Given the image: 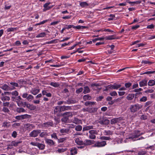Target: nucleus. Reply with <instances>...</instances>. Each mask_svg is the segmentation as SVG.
<instances>
[{
	"label": "nucleus",
	"instance_id": "1",
	"mask_svg": "<svg viewBox=\"0 0 155 155\" xmlns=\"http://www.w3.org/2000/svg\"><path fill=\"white\" fill-rule=\"evenodd\" d=\"M73 113L74 112L69 111L61 114V116L63 117L61 119V121L65 123H67L69 120V118L72 117Z\"/></svg>",
	"mask_w": 155,
	"mask_h": 155
},
{
	"label": "nucleus",
	"instance_id": "2",
	"mask_svg": "<svg viewBox=\"0 0 155 155\" xmlns=\"http://www.w3.org/2000/svg\"><path fill=\"white\" fill-rule=\"evenodd\" d=\"M142 107V105L137 104H135L131 105L130 108L131 112L134 113L139 109H141Z\"/></svg>",
	"mask_w": 155,
	"mask_h": 155
},
{
	"label": "nucleus",
	"instance_id": "3",
	"mask_svg": "<svg viewBox=\"0 0 155 155\" xmlns=\"http://www.w3.org/2000/svg\"><path fill=\"white\" fill-rule=\"evenodd\" d=\"M89 138L91 139H94L96 138V135H97L98 133L96 130H92L89 131Z\"/></svg>",
	"mask_w": 155,
	"mask_h": 155
},
{
	"label": "nucleus",
	"instance_id": "4",
	"mask_svg": "<svg viewBox=\"0 0 155 155\" xmlns=\"http://www.w3.org/2000/svg\"><path fill=\"white\" fill-rule=\"evenodd\" d=\"M122 120H123V117H121L113 118L110 120V124H114L117 123L119 122Z\"/></svg>",
	"mask_w": 155,
	"mask_h": 155
},
{
	"label": "nucleus",
	"instance_id": "5",
	"mask_svg": "<svg viewBox=\"0 0 155 155\" xmlns=\"http://www.w3.org/2000/svg\"><path fill=\"white\" fill-rule=\"evenodd\" d=\"M41 132L40 130H35L31 132L29 134L30 137H35Z\"/></svg>",
	"mask_w": 155,
	"mask_h": 155
},
{
	"label": "nucleus",
	"instance_id": "6",
	"mask_svg": "<svg viewBox=\"0 0 155 155\" xmlns=\"http://www.w3.org/2000/svg\"><path fill=\"white\" fill-rule=\"evenodd\" d=\"M54 114L56 115L57 116H61L60 113L61 112L60 106H57L55 107L54 111Z\"/></svg>",
	"mask_w": 155,
	"mask_h": 155
},
{
	"label": "nucleus",
	"instance_id": "7",
	"mask_svg": "<svg viewBox=\"0 0 155 155\" xmlns=\"http://www.w3.org/2000/svg\"><path fill=\"white\" fill-rule=\"evenodd\" d=\"M106 144V142L105 141H103L101 142L97 141L93 145V147H103L105 146Z\"/></svg>",
	"mask_w": 155,
	"mask_h": 155
},
{
	"label": "nucleus",
	"instance_id": "8",
	"mask_svg": "<svg viewBox=\"0 0 155 155\" xmlns=\"http://www.w3.org/2000/svg\"><path fill=\"white\" fill-rule=\"evenodd\" d=\"M121 86L120 84H114L113 85L110 84L107 86V87L111 90L112 89H117L120 88Z\"/></svg>",
	"mask_w": 155,
	"mask_h": 155
},
{
	"label": "nucleus",
	"instance_id": "9",
	"mask_svg": "<svg viewBox=\"0 0 155 155\" xmlns=\"http://www.w3.org/2000/svg\"><path fill=\"white\" fill-rule=\"evenodd\" d=\"M30 115L25 114L21 115L16 116L15 118L17 120H23L25 119L28 118L30 117Z\"/></svg>",
	"mask_w": 155,
	"mask_h": 155
},
{
	"label": "nucleus",
	"instance_id": "10",
	"mask_svg": "<svg viewBox=\"0 0 155 155\" xmlns=\"http://www.w3.org/2000/svg\"><path fill=\"white\" fill-rule=\"evenodd\" d=\"M50 4L51 2H49L45 3L43 7L44 8L43 10V11L45 12L47 10H48L51 8L53 6V5L49 6V5Z\"/></svg>",
	"mask_w": 155,
	"mask_h": 155
},
{
	"label": "nucleus",
	"instance_id": "11",
	"mask_svg": "<svg viewBox=\"0 0 155 155\" xmlns=\"http://www.w3.org/2000/svg\"><path fill=\"white\" fill-rule=\"evenodd\" d=\"M0 88L6 91H10L15 89V87H13L12 88H10L9 87L5 84L2 85Z\"/></svg>",
	"mask_w": 155,
	"mask_h": 155
},
{
	"label": "nucleus",
	"instance_id": "12",
	"mask_svg": "<svg viewBox=\"0 0 155 155\" xmlns=\"http://www.w3.org/2000/svg\"><path fill=\"white\" fill-rule=\"evenodd\" d=\"M24 127L27 130H30L35 128V126L33 125L29 124H25L24 125Z\"/></svg>",
	"mask_w": 155,
	"mask_h": 155
},
{
	"label": "nucleus",
	"instance_id": "13",
	"mask_svg": "<svg viewBox=\"0 0 155 155\" xmlns=\"http://www.w3.org/2000/svg\"><path fill=\"white\" fill-rule=\"evenodd\" d=\"M45 141L46 143L50 146L54 145L55 143L54 141L51 139H45Z\"/></svg>",
	"mask_w": 155,
	"mask_h": 155
},
{
	"label": "nucleus",
	"instance_id": "14",
	"mask_svg": "<svg viewBox=\"0 0 155 155\" xmlns=\"http://www.w3.org/2000/svg\"><path fill=\"white\" fill-rule=\"evenodd\" d=\"M94 141L93 140H86L84 141V145L85 146H88L94 143Z\"/></svg>",
	"mask_w": 155,
	"mask_h": 155
},
{
	"label": "nucleus",
	"instance_id": "15",
	"mask_svg": "<svg viewBox=\"0 0 155 155\" xmlns=\"http://www.w3.org/2000/svg\"><path fill=\"white\" fill-rule=\"evenodd\" d=\"M76 103V101L75 100H73L71 99H68L66 101H65L64 104H75Z\"/></svg>",
	"mask_w": 155,
	"mask_h": 155
},
{
	"label": "nucleus",
	"instance_id": "16",
	"mask_svg": "<svg viewBox=\"0 0 155 155\" xmlns=\"http://www.w3.org/2000/svg\"><path fill=\"white\" fill-rule=\"evenodd\" d=\"M60 108L61 109V112L68 110L71 108V106H65V105L60 106Z\"/></svg>",
	"mask_w": 155,
	"mask_h": 155
},
{
	"label": "nucleus",
	"instance_id": "17",
	"mask_svg": "<svg viewBox=\"0 0 155 155\" xmlns=\"http://www.w3.org/2000/svg\"><path fill=\"white\" fill-rule=\"evenodd\" d=\"M115 35H113L109 36H106L105 37V38L106 40H113V39H119V38L118 37H115Z\"/></svg>",
	"mask_w": 155,
	"mask_h": 155
},
{
	"label": "nucleus",
	"instance_id": "18",
	"mask_svg": "<svg viewBox=\"0 0 155 155\" xmlns=\"http://www.w3.org/2000/svg\"><path fill=\"white\" fill-rule=\"evenodd\" d=\"M147 80L144 79L139 82V85L141 87L147 85Z\"/></svg>",
	"mask_w": 155,
	"mask_h": 155
},
{
	"label": "nucleus",
	"instance_id": "19",
	"mask_svg": "<svg viewBox=\"0 0 155 155\" xmlns=\"http://www.w3.org/2000/svg\"><path fill=\"white\" fill-rule=\"evenodd\" d=\"M75 142L78 145H84V142L83 141L80 140L78 138L75 139Z\"/></svg>",
	"mask_w": 155,
	"mask_h": 155
},
{
	"label": "nucleus",
	"instance_id": "20",
	"mask_svg": "<svg viewBox=\"0 0 155 155\" xmlns=\"http://www.w3.org/2000/svg\"><path fill=\"white\" fill-rule=\"evenodd\" d=\"M71 155H74L77 153V149L75 147H72L70 150Z\"/></svg>",
	"mask_w": 155,
	"mask_h": 155
},
{
	"label": "nucleus",
	"instance_id": "21",
	"mask_svg": "<svg viewBox=\"0 0 155 155\" xmlns=\"http://www.w3.org/2000/svg\"><path fill=\"white\" fill-rule=\"evenodd\" d=\"M43 126L46 127H48L50 126H52L53 124L52 122H47L43 124Z\"/></svg>",
	"mask_w": 155,
	"mask_h": 155
},
{
	"label": "nucleus",
	"instance_id": "22",
	"mask_svg": "<svg viewBox=\"0 0 155 155\" xmlns=\"http://www.w3.org/2000/svg\"><path fill=\"white\" fill-rule=\"evenodd\" d=\"M27 107L31 110H33L36 108V107L33 104H28L27 105Z\"/></svg>",
	"mask_w": 155,
	"mask_h": 155
},
{
	"label": "nucleus",
	"instance_id": "23",
	"mask_svg": "<svg viewBox=\"0 0 155 155\" xmlns=\"http://www.w3.org/2000/svg\"><path fill=\"white\" fill-rule=\"evenodd\" d=\"M97 108L96 107H88V112L90 113H93L97 111Z\"/></svg>",
	"mask_w": 155,
	"mask_h": 155
},
{
	"label": "nucleus",
	"instance_id": "24",
	"mask_svg": "<svg viewBox=\"0 0 155 155\" xmlns=\"http://www.w3.org/2000/svg\"><path fill=\"white\" fill-rule=\"evenodd\" d=\"M94 128V126H86L84 127L83 129V131H85L86 130H87L91 129H93Z\"/></svg>",
	"mask_w": 155,
	"mask_h": 155
},
{
	"label": "nucleus",
	"instance_id": "25",
	"mask_svg": "<svg viewBox=\"0 0 155 155\" xmlns=\"http://www.w3.org/2000/svg\"><path fill=\"white\" fill-rule=\"evenodd\" d=\"M134 135H133L132 136H130L128 138H127V139H131L133 141H135V140L134 139L135 138H137L139 137V135H136L134 132Z\"/></svg>",
	"mask_w": 155,
	"mask_h": 155
},
{
	"label": "nucleus",
	"instance_id": "26",
	"mask_svg": "<svg viewBox=\"0 0 155 155\" xmlns=\"http://www.w3.org/2000/svg\"><path fill=\"white\" fill-rule=\"evenodd\" d=\"M90 92V90L88 86H86L84 87V90L83 92L84 94L89 93Z\"/></svg>",
	"mask_w": 155,
	"mask_h": 155
},
{
	"label": "nucleus",
	"instance_id": "27",
	"mask_svg": "<svg viewBox=\"0 0 155 155\" xmlns=\"http://www.w3.org/2000/svg\"><path fill=\"white\" fill-rule=\"evenodd\" d=\"M147 84L149 86H153L155 84V81L153 80H150L148 82Z\"/></svg>",
	"mask_w": 155,
	"mask_h": 155
},
{
	"label": "nucleus",
	"instance_id": "28",
	"mask_svg": "<svg viewBox=\"0 0 155 155\" xmlns=\"http://www.w3.org/2000/svg\"><path fill=\"white\" fill-rule=\"evenodd\" d=\"M42 94L43 95H46L47 97H51V94L50 93H47L45 91H42Z\"/></svg>",
	"mask_w": 155,
	"mask_h": 155
},
{
	"label": "nucleus",
	"instance_id": "29",
	"mask_svg": "<svg viewBox=\"0 0 155 155\" xmlns=\"http://www.w3.org/2000/svg\"><path fill=\"white\" fill-rule=\"evenodd\" d=\"M134 94H129L126 97V98L128 100H131L134 97Z\"/></svg>",
	"mask_w": 155,
	"mask_h": 155
},
{
	"label": "nucleus",
	"instance_id": "30",
	"mask_svg": "<svg viewBox=\"0 0 155 155\" xmlns=\"http://www.w3.org/2000/svg\"><path fill=\"white\" fill-rule=\"evenodd\" d=\"M1 99L2 101H9L10 100V98L8 96H4L1 97Z\"/></svg>",
	"mask_w": 155,
	"mask_h": 155
},
{
	"label": "nucleus",
	"instance_id": "31",
	"mask_svg": "<svg viewBox=\"0 0 155 155\" xmlns=\"http://www.w3.org/2000/svg\"><path fill=\"white\" fill-rule=\"evenodd\" d=\"M51 85L55 87H57L59 86V84L58 83L51 82L50 84Z\"/></svg>",
	"mask_w": 155,
	"mask_h": 155
},
{
	"label": "nucleus",
	"instance_id": "32",
	"mask_svg": "<svg viewBox=\"0 0 155 155\" xmlns=\"http://www.w3.org/2000/svg\"><path fill=\"white\" fill-rule=\"evenodd\" d=\"M21 141H12L11 142V145L14 146H17L18 144L19 143H21Z\"/></svg>",
	"mask_w": 155,
	"mask_h": 155
},
{
	"label": "nucleus",
	"instance_id": "33",
	"mask_svg": "<svg viewBox=\"0 0 155 155\" xmlns=\"http://www.w3.org/2000/svg\"><path fill=\"white\" fill-rule=\"evenodd\" d=\"M39 92V90L37 89H34L31 91V93L33 95H35Z\"/></svg>",
	"mask_w": 155,
	"mask_h": 155
},
{
	"label": "nucleus",
	"instance_id": "34",
	"mask_svg": "<svg viewBox=\"0 0 155 155\" xmlns=\"http://www.w3.org/2000/svg\"><path fill=\"white\" fill-rule=\"evenodd\" d=\"M70 129L69 128L64 129H61L60 130V132L61 133H68Z\"/></svg>",
	"mask_w": 155,
	"mask_h": 155
},
{
	"label": "nucleus",
	"instance_id": "35",
	"mask_svg": "<svg viewBox=\"0 0 155 155\" xmlns=\"http://www.w3.org/2000/svg\"><path fill=\"white\" fill-rule=\"evenodd\" d=\"M83 98L84 100L86 101L87 100H91V97L89 95H86L83 96Z\"/></svg>",
	"mask_w": 155,
	"mask_h": 155
},
{
	"label": "nucleus",
	"instance_id": "36",
	"mask_svg": "<svg viewBox=\"0 0 155 155\" xmlns=\"http://www.w3.org/2000/svg\"><path fill=\"white\" fill-rule=\"evenodd\" d=\"M37 147L40 149L43 150L45 148V145L42 143H38Z\"/></svg>",
	"mask_w": 155,
	"mask_h": 155
},
{
	"label": "nucleus",
	"instance_id": "37",
	"mask_svg": "<svg viewBox=\"0 0 155 155\" xmlns=\"http://www.w3.org/2000/svg\"><path fill=\"white\" fill-rule=\"evenodd\" d=\"M80 5L81 7L83 8L84 7L86 6H88V4L86 2H81L80 3Z\"/></svg>",
	"mask_w": 155,
	"mask_h": 155
},
{
	"label": "nucleus",
	"instance_id": "38",
	"mask_svg": "<svg viewBox=\"0 0 155 155\" xmlns=\"http://www.w3.org/2000/svg\"><path fill=\"white\" fill-rule=\"evenodd\" d=\"M147 153V152L145 151L141 150L138 152V155H144Z\"/></svg>",
	"mask_w": 155,
	"mask_h": 155
},
{
	"label": "nucleus",
	"instance_id": "39",
	"mask_svg": "<svg viewBox=\"0 0 155 155\" xmlns=\"http://www.w3.org/2000/svg\"><path fill=\"white\" fill-rule=\"evenodd\" d=\"M16 111L18 113L23 112L25 111V110L22 108H18L16 109Z\"/></svg>",
	"mask_w": 155,
	"mask_h": 155
},
{
	"label": "nucleus",
	"instance_id": "40",
	"mask_svg": "<svg viewBox=\"0 0 155 155\" xmlns=\"http://www.w3.org/2000/svg\"><path fill=\"white\" fill-rule=\"evenodd\" d=\"M34 99V97L31 95H29L27 97V99L29 101H31Z\"/></svg>",
	"mask_w": 155,
	"mask_h": 155
},
{
	"label": "nucleus",
	"instance_id": "41",
	"mask_svg": "<svg viewBox=\"0 0 155 155\" xmlns=\"http://www.w3.org/2000/svg\"><path fill=\"white\" fill-rule=\"evenodd\" d=\"M105 39L104 37H103L102 38H95L92 40V41L94 43H95L96 41L97 40H102L104 39Z\"/></svg>",
	"mask_w": 155,
	"mask_h": 155
},
{
	"label": "nucleus",
	"instance_id": "42",
	"mask_svg": "<svg viewBox=\"0 0 155 155\" xmlns=\"http://www.w3.org/2000/svg\"><path fill=\"white\" fill-rule=\"evenodd\" d=\"M46 35V34L45 32H42L40 33L37 35L36 38L43 37Z\"/></svg>",
	"mask_w": 155,
	"mask_h": 155
},
{
	"label": "nucleus",
	"instance_id": "43",
	"mask_svg": "<svg viewBox=\"0 0 155 155\" xmlns=\"http://www.w3.org/2000/svg\"><path fill=\"white\" fill-rule=\"evenodd\" d=\"M95 104V102H91V101H87L86 102L84 103V104L86 106H88L90 105H94Z\"/></svg>",
	"mask_w": 155,
	"mask_h": 155
},
{
	"label": "nucleus",
	"instance_id": "44",
	"mask_svg": "<svg viewBox=\"0 0 155 155\" xmlns=\"http://www.w3.org/2000/svg\"><path fill=\"white\" fill-rule=\"evenodd\" d=\"M82 129V127L81 125L77 126L75 128V130L77 131H81Z\"/></svg>",
	"mask_w": 155,
	"mask_h": 155
},
{
	"label": "nucleus",
	"instance_id": "45",
	"mask_svg": "<svg viewBox=\"0 0 155 155\" xmlns=\"http://www.w3.org/2000/svg\"><path fill=\"white\" fill-rule=\"evenodd\" d=\"M155 73V71H148L146 72H144L143 73H141L140 75H143L144 74H153Z\"/></svg>",
	"mask_w": 155,
	"mask_h": 155
},
{
	"label": "nucleus",
	"instance_id": "46",
	"mask_svg": "<svg viewBox=\"0 0 155 155\" xmlns=\"http://www.w3.org/2000/svg\"><path fill=\"white\" fill-rule=\"evenodd\" d=\"M2 111L5 113H8L9 112V110L8 108L5 107H3Z\"/></svg>",
	"mask_w": 155,
	"mask_h": 155
},
{
	"label": "nucleus",
	"instance_id": "47",
	"mask_svg": "<svg viewBox=\"0 0 155 155\" xmlns=\"http://www.w3.org/2000/svg\"><path fill=\"white\" fill-rule=\"evenodd\" d=\"M41 137H44L45 136H47V134L46 132H41L39 135Z\"/></svg>",
	"mask_w": 155,
	"mask_h": 155
},
{
	"label": "nucleus",
	"instance_id": "48",
	"mask_svg": "<svg viewBox=\"0 0 155 155\" xmlns=\"http://www.w3.org/2000/svg\"><path fill=\"white\" fill-rule=\"evenodd\" d=\"M83 90V88L81 87L77 89L76 91V93L77 94H79Z\"/></svg>",
	"mask_w": 155,
	"mask_h": 155
},
{
	"label": "nucleus",
	"instance_id": "49",
	"mask_svg": "<svg viewBox=\"0 0 155 155\" xmlns=\"http://www.w3.org/2000/svg\"><path fill=\"white\" fill-rule=\"evenodd\" d=\"M140 132V130H134V132L135 134L137 135H139V137L140 136V135H142L143 134V133H142L140 134L139 133Z\"/></svg>",
	"mask_w": 155,
	"mask_h": 155
},
{
	"label": "nucleus",
	"instance_id": "50",
	"mask_svg": "<svg viewBox=\"0 0 155 155\" xmlns=\"http://www.w3.org/2000/svg\"><path fill=\"white\" fill-rule=\"evenodd\" d=\"M109 94L112 96H115L117 95V94L116 91H113L110 93Z\"/></svg>",
	"mask_w": 155,
	"mask_h": 155
},
{
	"label": "nucleus",
	"instance_id": "51",
	"mask_svg": "<svg viewBox=\"0 0 155 155\" xmlns=\"http://www.w3.org/2000/svg\"><path fill=\"white\" fill-rule=\"evenodd\" d=\"M100 120L98 121V123L102 125H104L105 119H100Z\"/></svg>",
	"mask_w": 155,
	"mask_h": 155
},
{
	"label": "nucleus",
	"instance_id": "52",
	"mask_svg": "<svg viewBox=\"0 0 155 155\" xmlns=\"http://www.w3.org/2000/svg\"><path fill=\"white\" fill-rule=\"evenodd\" d=\"M100 139L101 140H108L110 139V137H100Z\"/></svg>",
	"mask_w": 155,
	"mask_h": 155
},
{
	"label": "nucleus",
	"instance_id": "53",
	"mask_svg": "<svg viewBox=\"0 0 155 155\" xmlns=\"http://www.w3.org/2000/svg\"><path fill=\"white\" fill-rule=\"evenodd\" d=\"M12 98L14 99H15L16 100H17L18 101H19V102L20 101V100H21L22 99L20 96H18L16 97H12Z\"/></svg>",
	"mask_w": 155,
	"mask_h": 155
},
{
	"label": "nucleus",
	"instance_id": "54",
	"mask_svg": "<svg viewBox=\"0 0 155 155\" xmlns=\"http://www.w3.org/2000/svg\"><path fill=\"white\" fill-rule=\"evenodd\" d=\"M147 100V97L143 96L140 99V101L141 102H145Z\"/></svg>",
	"mask_w": 155,
	"mask_h": 155
},
{
	"label": "nucleus",
	"instance_id": "55",
	"mask_svg": "<svg viewBox=\"0 0 155 155\" xmlns=\"http://www.w3.org/2000/svg\"><path fill=\"white\" fill-rule=\"evenodd\" d=\"M11 94L12 95H14L15 96H18V92L16 91H15L13 92H11Z\"/></svg>",
	"mask_w": 155,
	"mask_h": 155
},
{
	"label": "nucleus",
	"instance_id": "56",
	"mask_svg": "<svg viewBox=\"0 0 155 155\" xmlns=\"http://www.w3.org/2000/svg\"><path fill=\"white\" fill-rule=\"evenodd\" d=\"M110 18H108V21H111L113 20L114 18L115 17V15L112 14H110Z\"/></svg>",
	"mask_w": 155,
	"mask_h": 155
},
{
	"label": "nucleus",
	"instance_id": "57",
	"mask_svg": "<svg viewBox=\"0 0 155 155\" xmlns=\"http://www.w3.org/2000/svg\"><path fill=\"white\" fill-rule=\"evenodd\" d=\"M79 120L78 119V118L75 117L73 120V123L77 124L78 123Z\"/></svg>",
	"mask_w": 155,
	"mask_h": 155
},
{
	"label": "nucleus",
	"instance_id": "58",
	"mask_svg": "<svg viewBox=\"0 0 155 155\" xmlns=\"http://www.w3.org/2000/svg\"><path fill=\"white\" fill-rule=\"evenodd\" d=\"M132 85V84L131 83L128 82L127 83H126L125 84V87H130Z\"/></svg>",
	"mask_w": 155,
	"mask_h": 155
},
{
	"label": "nucleus",
	"instance_id": "59",
	"mask_svg": "<svg viewBox=\"0 0 155 155\" xmlns=\"http://www.w3.org/2000/svg\"><path fill=\"white\" fill-rule=\"evenodd\" d=\"M152 103V102L150 101H148L146 102L145 103V104L144 105V107H146L147 106L149 105Z\"/></svg>",
	"mask_w": 155,
	"mask_h": 155
},
{
	"label": "nucleus",
	"instance_id": "60",
	"mask_svg": "<svg viewBox=\"0 0 155 155\" xmlns=\"http://www.w3.org/2000/svg\"><path fill=\"white\" fill-rule=\"evenodd\" d=\"M19 81V83L21 84H26L27 83V82L26 81L24 80H20Z\"/></svg>",
	"mask_w": 155,
	"mask_h": 155
},
{
	"label": "nucleus",
	"instance_id": "61",
	"mask_svg": "<svg viewBox=\"0 0 155 155\" xmlns=\"http://www.w3.org/2000/svg\"><path fill=\"white\" fill-rule=\"evenodd\" d=\"M15 29H16L15 28H9L7 29V31L8 32L13 31Z\"/></svg>",
	"mask_w": 155,
	"mask_h": 155
},
{
	"label": "nucleus",
	"instance_id": "62",
	"mask_svg": "<svg viewBox=\"0 0 155 155\" xmlns=\"http://www.w3.org/2000/svg\"><path fill=\"white\" fill-rule=\"evenodd\" d=\"M110 120L107 119H105L104 124L105 125H107L110 123Z\"/></svg>",
	"mask_w": 155,
	"mask_h": 155
},
{
	"label": "nucleus",
	"instance_id": "63",
	"mask_svg": "<svg viewBox=\"0 0 155 155\" xmlns=\"http://www.w3.org/2000/svg\"><path fill=\"white\" fill-rule=\"evenodd\" d=\"M140 118L141 119L145 120L147 119V116L145 115H142L141 116Z\"/></svg>",
	"mask_w": 155,
	"mask_h": 155
},
{
	"label": "nucleus",
	"instance_id": "64",
	"mask_svg": "<svg viewBox=\"0 0 155 155\" xmlns=\"http://www.w3.org/2000/svg\"><path fill=\"white\" fill-rule=\"evenodd\" d=\"M17 135V132L15 131H14L12 134V136L14 138H15Z\"/></svg>",
	"mask_w": 155,
	"mask_h": 155
}]
</instances>
